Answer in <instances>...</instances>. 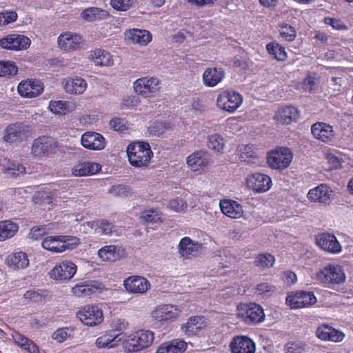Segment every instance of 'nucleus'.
<instances>
[{"instance_id": "obj_62", "label": "nucleus", "mask_w": 353, "mask_h": 353, "mask_svg": "<svg viewBox=\"0 0 353 353\" xmlns=\"http://www.w3.org/2000/svg\"><path fill=\"white\" fill-rule=\"evenodd\" d=\"M129 192V188L123 185L112 186L110 192L114 196H125Z\"/></svg>"}, {"instance_id": "obj_56", "label": "nucleus", "mask_w": 353, "mask_h": 353, "mask_svg": "<svg viewBox=\"0 0 353 353\" xmlns=\"http://www.w3.org/2000/svg\"><path fill=\"white\" fill-rule=\"evenodd\" d=\"M17 19V14L14 11L6 10L0 12V26H6L14 22Z\"/></svg>"}, {"instance_id": "obj_63", "label": "nucleus", "mask_w": 353, "mask_h": 353, "mask_svg": "<svg viewBox=\"0 0 353 353\" xmlns=\"http://www.w3.org/2000/svg\"><path fill=\"white\" fill-rule=\"evenodd\" d=\"M239 152H241V158L245 160L247 158L252 157L254 152L253 146L250 145H242L239 147Z\"/></svg>"}, {"instance_id": "obj_18", "label": "nucleus", "mask_w": 353, "mask_h": 353, "mask_svg": "<svg viewBox=\"0 0 353 353\" xmlns=\"http://www.w3.org/2000/svg\"><path fill=\"white\" fill-rule=\"evenodd\" d=\"M316 243L323 250L332 254L341 251V245L336 237L330 233L323 232L316 236Z\"/></svg>"}, {"instance_id": "obj_38", "label": "nucleus", "mask_w": 353, "mask_h": 353, "mask_svg": "<svg viewBox=\"0 0 353 353\" xmlns=\"http://www.w3.org/2000/svg\"><path fill=\"white\" fill-rule=\"evenodd\" d=\"M187 349V343L176 339L163 343L157 349L156 353H183Z\"/></svg>"}, {"instance_id": "obj_34", "label": "nucleus", "mask_w": 353, "mask_h": 353, "mask_svg": "<svg viewBox=\"0 0 353 353\" xmlns=\"http://www.w3.org/2000/svg\"><path fill=\"white\" fill-rule=\"evenodd\" d=\"M125 36L128 41L141 46H146L152 41L151 33L145 30H129L125 32Z\"/></svg>"}, {"instance_id": "obj_36", "label": "nucleus", "mask_w": 353, "mask_h": 353, "mask_svg": "<svg viewBox=\"0 0 353 353\" xmlns=\"http://www.w3.org/2000/svg\"><path fill=\"white\" fill-rule=\"evenodd\" d=\"M201 248V244L189 237H183L179 244V252L181 256L195 255Z\"/></svg>"}, {"instance_id": "obj_58", "label": "nucleus", "mask_w": 353, "mask_h": 353, "mask_svg": "<svg viewBox=\"0 0 353 353\" xmlns=\"http://www.w3.org/2000/svg\"><path fill=\"white\" fill-rule=\"evenodd\" d=\"M64 242L63 244V252L67 250H73L76 248L80 243V240L76 236H63Z\"/></svg>"}, {"instance_id": "obj_6", "label": "nucleus", "mask_w": 353, "mask_h": 353, "mask_svg": "<svg viewBox=\"0 0 353 353\" xmlns=\"http://www.w3.org/2000/svg\"><path fill=\"white\" fill-rule=\"evenodd\" d=\"M77 267L72 261L64 260L57 263L48 272L49 277L56 281H70L73 278Z\"/></svg>"}, {"instance_id": "obj_24", "label": "nucleus", "mask_w": 353, "mask_h": 353, "mask_svg": "<svg viewBox=\"0 0 353 353\" xmlns=\"http://www.w3.org/2000/svg\"><path fill=\"white\" fill-rule=\"evenodd\" d=\"M186 163L192 171L203 170L210 163V154L205 150L196 151L187 157Z\"/></svg>"}, {"instance_id": "obj_33", "label": "nucleus", "mask_w": 353, "mask_h": 353, "mask_svg": "<svg viewBox=\"0 0 353 353\" xmlns=\"http://www.w3.org/2000/svg\"><path fill=\"white\" fill-rule=\"evenodd\" d=\"M99 289L97 283L92 281H83L77 283L72 288V293L77 297L90 296Z\"/></svg>"}, {"instance_id": "obj_40", "label": "nucleus", "mask_w": 353, "mask_h": 353, "mask_svg": "<svg viewBox=\"0 0 353 353\" xmlns=\"http://www.w3.org/2000/svg\"><path fill=\"white\" fill-rule=\"evenodd\" d=\"M76 108V103L70 101H50L48 105L50 111L56 114H65L74 111Z\"/></svg>"}, {"instance_id": "obj_25", "label": "nucleus", "mask_w": 353, "mask_h": 353, "mask_svg": "<svg viewBox=\"0 0 353 353\" xmlns=\"http://www.w3.org/2000/svg\"><path fill=\"white\" fill-rule=\"evenodd\" d=\"M316 336L321 341L334 343L342 341L345 337V334L342 332L327 324H322L317 327Z\"/></svg>"}, {"instance_id": "obj_7", "label": "nucleus", "mask_w": 353, "mask_h": 353, "mask_svg": "<svg viewBox=\"0 0 353 353\" xmlns=\"http://www.w3.org/2000/svg\"><path fill=\"white\" fill-rule=\"evenodd\" d=\"M160 81L154 77H144L133 83L135 92L145 98L154 97L160 90Z\"/></svg>"}, {"instance_id": "obj_15", "label": "nucleus", "mask_w": 353, "mask_h": 353, "mask_svg": "<svg viewBox=\"0 0 353 353\" xmlns=\"http://www.w3.org/2000/svg\"><path fill=\"white\" fill-rule=\"evenodd\" d=\"M17 91L23 98H34L43 92V84L39 80L28 79L19 83Z\"/></svg>"}, {"instance_id": "obj_2", "label": "nucleus", "mask_w": 353, "mask_h": 353, "mask_svg": "<svg viewBox=\"0 0 353 353\" xmlns=\"http://www.w3.org/2000/svg\"><path fill=\"white\" fill-rule=\"evenodd\" d=\"M154 339V334L148 330H139L130 334L123 341V347L128 353H134L150 347Z\"/></svg>"}, {"instance_id": "obj_20", "label": "nucleus", "mask_w": 353, "mask_h": 353, "mask_svg": "<svg viewBox=\"0 0 353 353\" xmlns=\"http://www.w3.org/2000/svg\"><path fill=\"white\" fill-rule=\"evenodd\" d=\"M123 286L128 293L144 294L150 288V283L143 276H131L124 280Z\"/></svg>"}, {"instance_id": "obj_52", "label": "nucleus", "mask_w": 353, "mask_h": 353, "mask_svg": "<svg viewBox=\"0 0 353 353\" xmlns=\"http://www.w3.org/2000/svg\"><path fill=\"white\" fill-rule=\"evenodd\" d=\"M128 321L123 318H114L111 320L110 327L113 332H119V335L128 329Z\"/></svg>"}, {"instance_id": "obj_16", "label": "nucleus", "mask_w": 353, "mask_h": 353, "mask_svg": "<svg viewBox=\"0 0 353 353\" xmlns=\"http://www.w3.org/2000/svg\"><path fill=\"white\" fill-rule=\"evenodd\" d=\"M57 143L51 137L42 136L36 139L32 145V153L36 157L48 156L57 148Z\"/></svg>"}, {"instance_id": "obj_47", "label": "nucleus", "mask_w": 353, "mask_h": 353, "mask_svg": "<svg viewBox=\"0 0 353 353\" xmlns=\"http://www.w3.org/2000/svg\"><path fill=\"white\" fill-rule=\"evenodd\" d=\"M207 145L210 150L215 152H223L225 143L221 136L214 134L208 137Z\"/></svg>"}, {"instance_id": "obj_64", "label": "nucleus", "mask_w": 353, "mask_h": 353, "mask_svg": "<svg viewBox=\"0 0 353 353\" xmlns=\"http://www.w3.org/2000/svg\"><path fill=\"white\" fill-rule=\"evenodd\" d=\"M13 339L14 342L18 344L19 346L24 348L27 346L28 343L30 341V340L26 338L25 336L22 335L19 332H14L12 334Z\"/></svg>"}, {"instance_id": "obj_41", "label": "nucleus", "mask_w": 353, "mask_h": 353, "mask_svg": "<svg viewBox=\"0 0 353 353\" xmlns=\"http://www.w3.org/2000/svg\"><path fill=\"white\" fill-rule=\"evenodd\" d=\"M8 265L14 270L26 268L29 265L28 255L23 252L13 253L7 259Z\"/></svg>"}, {"instance_id": "obj_8", "label": "nucleus", "mask_w": 353, "mask_h": 353, "mask_svg": "<svg viewBox=\"0 0 353 353\" xmlns=\"http://www.w3.org/2000/svg\"><path fill=\"white\" fill-rule=\"evenodd\" d=\"M76 315L81 323L90 327L98 325L103 321V312L97 305H85L77 312Z\"/></svg>"}, {"instance_id": "obj_12", "label": "nucleus", "mask_w": 353, "mask_h": 353, "mask_svg": "<svg viewBox=\"0 0 353 353\" xmlns=\"http://www.w3.org/2000/svg\"><path fill=\"white\" fill-rule=\"evenodd\" d=\"M242 102V96L233 90H224L218 95L216 99L218 108L229 112H234L240 107Z\"/></svg>"}, {"instance_id": "obj_30", "label": "nucleus", "mask_w": 353, "mask_h": 353, "mask_svg": "<svg viewBox=\"0 0 353 353\" xmlns=\"http://www.w3.org/2000/svg\"><path fill=\"white\" fill-rule=\"evenodd\" d=\"M88 57L97 66H111L114 63L110 53L103 49L90 51Z\"/></svg>"}, {"instance_id": "obj_43", "label": "nucleus", "mask_w": 353, "mask_h": 353, "mask_svg": "<svg viewBox=\"0 0 353 353\" xmlns=\"http://www.w3.org/2000/svg\"><path fill=\"white\" fill-rule=\"evenodd\" d=\"M108 16L109 14L107 11L96 7H91L85 9L81 13V17L88 21L104 19Z\"/></svg>"}, {"instance_id": "obj_23", "label": "nucleus", "mask_w": 353, "mask_h": 353, "mask_svg": "<svg viewBox=\"0 0 353 353\" xmlns=\"http://www.w3.org/2000/svg\"><path fill=\"white\" fill-rule=\"evenodd\" d=\"M313 137L325 143H328L334 139L335 132L333 127L324 122H316L311 127Z\"/></svg>"}, {"instance_id": "obj_32", "label": "nucleus", "mask_w": 353, "mask_h": 353, "mask_svg": "<svg viewBox=\"0 0 353 353\" xmlns=\"http://www.w3.org/2000/svg\"><path fill=\"white\" fill-rule=\"evenodd\" d=\"M85 230L94 229L95 232L100 234L110 235L113 233L114 228L112 223L106 219H96L83 224Z\"/></svg>"}, {"instance_id": "obj_14", "label": "nucleus", "mask_w": 353, "mask_h": 353, "mask_svg": "<svg viewBox=\"0 0 353 353\" xmlns=\"http://www.w3.org/2000/svg\"><path fill=\"white\" fill-rule=\"evenodd\" d=\"M208 326V320L201 315L192 316L186 322L181 325V332L187 336H194L199 335Z\"/></svg>"}, {"instance_id": "obj_5", "label": "nucleus", "mask_w": 353, "mask_h": 353, "mask_svg": "<svg viewBox=\"0 0 353 353\" xmlns=\"http://www.w3.org/2000/svg\"><path fill=\"white\" fill-rule=\"evenodd\" d=\"M182 308L174 304H160L150 314L152 321L157 323H172L181 315Z\"/></svg>"}, {"instance_id": "obj_44", "label": "nucleus", "mask_w": 353, "mask_h": 353, "mask_svg": "<svg viewBox=\"0 0 353 353\" xmlns=\"http://www.w3.org/2000/svg\"><path fill=\"white\" fill-rule=\"evenodd\" d=\"M17 223L11 221H0V241L12 237L18 231Z\"/></svg>"}, {"instance_id": "obj_57", "label": "nucleus", "mask_w": 353, "mask_h": 353, "mask_svg": "<svg viewBox=\"0 0 353 353\" xmlns=\"http://www.w3.org/2000/svg\"><path fill=\"white\" fill-rule=\"evenodd\" d=\"M285 353H305V345L299 342H289L285 346Z\"/></svg>"}, {"instance_id": "obj_59", "label": "nucleus", "mask_w": 353, "mask_h": 353, "mask_svg": "<svg viewBox=\"0 0 353 353\" xmlns=\"http://www.w3.org/2000/svg\"><path fill=\"white\" fill-rule=\"evenodd\" d=\"M168 207L174 212H181L186 208L187 204L183 199H176L170 201Z\"/></svg>"}, {"instance_id": "obj_50", "label": "nucleus", "mask_w": 353, "mask_h": 353, "mask_svg": "<svg viewBox=\"0 0 353 353\" xmlns=\"http://www.w3.org/2000/svg\"><path fill=\"white\" fill-rule=\"evenodd\" d=\"M275 259L274 256L270 254L265 253L259 254L254 261L255 265L261 268H268L273 265Z\"/></svg>"}, {"instance_id": "obj_42", "label": "nucleus", "mask_w": 353, "mask_h": 353, "mask_svg": "<svg viewBox=\"0 0 353 353\" xmlns=\"http://www.w3.org/2000/svg\"><path fill=\"white\" fill-rule=\"evenodd\" d=\"M119 334H112L110 332H106L105 334L98 337L95 341V345L98 348H112L118 345L120 339L117 340Z\"/></svg>"}, {"instance_id": "obj_9", "label": "nucleus", "mask_w": 353, "mask_h": 353, "mask_svg": "<svg viewBox=\"0 0 353 353\" xmlns=\"http://www.w3.org/2000/svg\"><path fill=\"white\" fill-rule=\"evenodd\" d=\"M31 40L19 33H12L0 39V47L12 51L26 50L30 46Z\"/></svg>"}, {"instance_id": "obj_22", "label": "nucleus", "mask_w": 353, "mask_h": 353, "mask_svg": "<svg viewBox=\"0 0 353 353\" xmlns=\"http://www.w3.org/2000/svg\"><path fill=\"white\" fill-rule=\"evenodd\" d=\"M230 348L232 353H255V343L245 336H236L230 342Z\"/></svg>"}, {"instance_id": "obj_39", "label": "nucleus", "mask_w": 353, "mask_h": 353, "mask_svg": "<svg viewBox=\"0 0 353 353\" xmlns=\"http://www.w3.org/2000/svg\"><path fill=\"white\" fill-rule=\"evenodd\" d=\"M63 235L48 236L43 239L41 243L42 248L46 250L54 253H61L63 252L64 242Z\"/></svg>"}, {"instance_id": "obj_53", "label": "nucleus", "mask_w": 353, "mask_h": 353, "mask_svg": "<svg viewBox=\"0 0 353 353\" xmlns=\"http://www.w3.org/2000/svg\"><path fill=\"white\" fill-rule=\"evenodd\" d=\"M141 219L147 223H157L161 221V214L157 209H150L142 213Z\"/></svg>"}, {"instance_id": "obj_28", "label": "nucleus", "mask_w": 353, "mask_h": 353, "mask_svg": "<svg viewBox=\"0 0 353 353\" xmlns=\"http://www.w3.org/2000/svg\"><path fill=\"white\" fill-rule=\"evenodd\" d=\"M225 77V71L221 68H208L202 75L203 84L206 87L212 88L221 82Z\"/></svg>"}, {"instance_id": "obj_45", "label": "nucleus", "mask_w": 353, "mask_h": 353, "mask_svg": "<svg viewBox=\"0 0 353 353\" xmlns=\"http://www.w3.org/2000/svg\"><path fill=\"white\" fill-rule=\"evenodd\" d=\"M266 50L277 61H283L287 59V52L285 48L277 43L272 42L268 43L266 45Z\"/></svg>"}, {"instance_id": "obj_61", "label": "nucleus", "mask_w": 353, "mask_h": 353, "mask_svg": "<svg viewBox=\"0 0 353 353\" xmlns=\"http://www.w3.org/2000/svg\"><path fill=\"white\" fill-rule=\"evenodd\" d=\"M110 127L115 131L123 132L126 129L125 122L123 119L114 117L110 121Z\"/></svg>"}, {"instance_id": "obj_51", "label": "nucleus", "mask_w": 353, "mask_h": 353, "mask_svg": "<svg viewBox=\"0 0 353 353\" xmlns=\"http://www.w3.org/2000/svg\"><path fill=\"white\" fill-rule=\"evenodd\" d=\"M279 31L281 37L287 41H292L296 38V30L287 23H282L279 24Z\"/></svg>"}, {"instance_id": "obj_1", "label": "nucleus", "mask_w": 353, "mask_h": 353, "mask_svg": "<svg viewBox=\"0 0 353 353\" xmlns=\"http://www.w3.org/2000/svg\"><path fill=\"white\" fill-rule=\"evenodd\" d=\"M126 152L129 163L138 168H147L153 157L150 144L144 141L129 144Z\"/></svg>"}, {"instance_id": "obj_10", "label": "nucleus", "mask_w": 353, "mask_h": 353, "mask_svg": "<svg viewBox=\"0 0 353 353\" xmlns=\"http://www.w3.org/2000/svg\"><path fill=\"white\" fill-rule=\"evenodd\" d=\"M292 160V153L288 148H276L268 154V165L274 169H284L288 167Z\"/></svg>"}, {"instance_id": "obj_37", "label": "nucleus", "mask_w": 353, "mask_h": 353, "mask_svg": "<svg viewBox=\"0 0 353 353\" xmlns=\"http://www.w3.org/2000/svg\"><path fill=\"white\" fill-rule=\"evenodd\" d=\"M101 169V165L97 163L83 162L74 165L72 172L74 176H83L97 174Z\"/></svg>"}, {"instance_id": "obj_4", "label": "nucleus", "mask_w": 353, "mask_h": 353, "mask_svg": "<svg viewBox=\"0 0 353 353\" xmlns=\"http://www.w3.org/2000/svg\"><path fill=\"white\" fill-rule=\"evenodd\" d=\"M237 316L248 325H256L265 319L263 307L256 303H241L237 307Z\"/></svg>"}, {"instance_id": "obj_27", "label": "nucleus", "mask_w": 353, "mask_h": 353, "mask_svg": "<svg viewBox=\"0 0 353 353\" xmlns=\"http://www.w3.org/2000/svg\"><path fill=\"white\" fill-rule=\"evenodd\" d=\"M28 136V127L22 124L10 125L6 130L3 139L6 142L14 143L26 139Z\"/></svg>"}, {"instance_id": "obj_31", "label": "nucleus", "mask_w": 353, "mask_h": 353, "mask_svg": "<svg viewBox=\"0 0 353 353\" xmlns=\"http://www.w3.org/2000/svg\"><path fill=\"white\" fill-rule=\"evenodd\" d=\"M299 117L298 110L292 105L283 107L275 112V120L281 124H290Z\"/></svg>"}, {"instance_id": "obj_19", "label": "nucleus", "mask_w": 353, "mask_h": 353, "mask_svg": "<svg viewBox=\"0 0 353 353\" xmlns=\"http://www.w3.org/2000/svg\"><path fill=\"white\" fill-rule=\"evenodd\" d=\"M65 92L69 94H82L88 88L87 81L79 76L68 77L61 82Z\"/></svg>"}, {"instance_id": "obj_21", "label": "nucleus", "mask_w": 353, "mask_h": 353, "mask_svg": "<svg viewBox=\"0 0 353 353\" xmlns=\"http://www.w3.org/2000/svg\"><path fill=\"white\" fill-rule=\"evenodd\" d=\"M81 142L83 148L91 150H101L106 145L103 136L92 131L83 133L81 135Z\"/></svg>"}, {"instance_id": "obj_35", "label": "nucleus", "mask_w": 353, "mask_h": 353, "mask_svg": "<svg viewBox=\"0 0 353 353\" xmlns=\"http://www.w3.org/2000/svg\"><path fill=\"white\" fill-rule=\"evenodd\" d=\"M123 254V249L114 245L103 246L98 251L99 257L104 261H114L120 259Z\"/></svg>"}, {"instance_id": "obj_46", "label": "nucleus", "mask_w": 353, "mask_h": 353, "mask_svg": "<svg viewBox=\"0 0 353 353\" xmlns=\"http://www.w3.org/2000/svg\"><path fill=\"white\" fill-rule=\"evenodd\" d=\"M3 171L8 175L17 176L25 173L26 169L23 165L15 161L8 160L6 163L3 165Z\"/></svg>"}, {"instance_id": "obj_13", "label": "nucleus", "mask_w": 353, "mask_h": 353, "mask_svg": "<svg viewBox=\"0 0 353 353\" xmlns=\"http://www.w3.org/2000/svg\"><path fill=\"white\" fill-rule=\"evenodd\" d=\"M317 301L312 292L297 291L288 294L285 302L292 309L309 307Z\"/></svg>"}, {"instance_id": "obj_60", "label": "nucleus", "mask_w": 353, "mask_h": 353, "mask_svg": "<svg viewBox=\"0 0 353 353\" xmlns=\"http://www.w3.org/2000/svg\"><path fill=\"white\" fill-rule=\"evenodd\" d=\"M324 23L338 30H345L347 28L346 26L340 19L332 17H325L324 19Z\"/></svg>"}, {"instance_id": "obj_49", "label": "nucleus", "mask_w": 353, "mask_h": 353, "mask_svg": "<svg viewBox=\"0 0 353 353\" xmlns=\"http://www.w3.org/2000/svg\"><path fill=\"white\" fill-rule=\"evenodd\" d=\"M18 72L15 63L9 61H0V77L14 76Z\"/></svg>"}, {"instance_id": "obj_11", "label": "nucleus", "mask_w": 353, "mask_h": 353, "mask_svg": "<svg viewBox=\"0 0 353 353\" xmlns=\"http://www.w3.org/2000/svg\"><path fill=\"white\" fill-rule=\"evenodd\" d=\"M245 182L248 190L258 194L268 192L272 185L271 178L261 172L248 174L245 179Z\"/></svg>"}, {"instance_id": "obj_54", "label": "nucleus", "mask_w": 353, "mask_h": 353, "mask_svg": "<svg viewBox=\"0 0 353 353\" xmlns=\"http://www.w3.org/2000/svg\"><path fill=\"white\" fill-rule=\"evenodd\" d=\"M134 0H110V6L118 11H126L134 5Z\"/></svg>"}, {"instance_id": "obj_26", "label": "nucleus", "mask_w": 353, "mask_h": 353, "mask_svg": "<svg viewBox=\"0 0 353 353\" xmlns=\"http://www.w3.org/2000/svg\"><path fill=\"white\" fill-rule=\"evenodd\" d=\"M332 195V190L325 184H321L309 190L307 199L311 202L328 203Z\"/></svg>"}, {"instance_id": "obj_29", "label": "nucleus", "mask_w": 353, "mask_h": 353, "mask_svg": "<svg viewBox=\"0 0 353 353\" xmlns=\"http://www.w3.org/2000/svg\"><path fill=\"white\" fill-rule=\"evenodd\" d=\"M219 206L223 214L232 219H239L243 216V210L241 205L233 200H221Z\"/></svg>"}, {"instance_id": "obj_48", "label": "nucleus", "mask_w": 353, "mask_h": 353, "mask_svg": "<svg viewBox=\"0 0 353 353\" xmlns=\"http://www.w3.org/2000/svg\"><path fill=\"white\" fill-rule=\"evenodd\" d=\"M74 332V329L71 327L59 328L53 332L52 338L58 343H63L68 339L73 338Z\"/></svg>"}, {"instance_id": "obj_17", "label": "nucleus", "mask_w": 353, "mask_h": 353, "mask_svg": "<svg viewBox=\"0 0 353 353\" xmlns=\"http://www.w3.org/2000/svg\"><path fill=\"white\" fill-rule=\"evenodd\" d=\"M83 43L82 37L77 33L65 32L57 38V46L64 51H74L81 48Z\"/></svg>"}, {"instance_id": "obj_55", "label": "nucleus", "mask_w": 353, "mask_h": 353, "mask_svg": "<svg viewBox=\"0 0 353 353\" xmlns=\"http://www.w3.org/2000/svg\"><path fill=\"white\" fill-rule=\"evenodd\" d=\"M168 128L165 123L162 121H155L148 128V133L153 136L163 134Z\"/></svg>"}, {"instance_id": "obj_3", "label": "nucleus", "mask_w": 353, "mask_h": 353, "mask_svg": "<svg viewBox=\"0 0 353 353\" xmlns=\"http://www.w3.org/2000/svg\"><path fill=\"white\" fill-rule=\"evenodd\" d=\"M313 279L325 286L339 285L345 282V274L341 265L328 264L316 271Z\"/></svg>"}]
</instances>
